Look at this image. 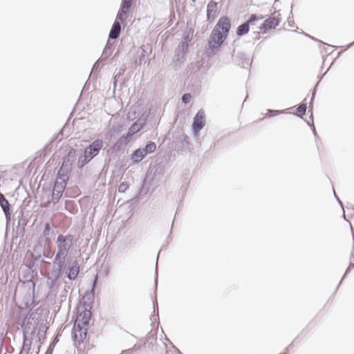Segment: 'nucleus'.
<instances>
[{"instance_id":"f257e3e1","label":"nucleus","mask_w":354,"mask_h":354,"mask_svg":"<svg viewBox=\"0 0 354 354\" xmlns=\"http://www.w3.org/2000/svg\"><path fill=\"white\" fill-rule=\"evenodd\" d=\"M74 236L71 234L66 235L59 234L55 239V257L53 265L66 267L68 256L73 245Z\"/></svg>"},{"instance_id":"f03ea898","label":"nucleus","mask_w":354,"mask_h":354,"mask_svg":"<svg viewBox=\"0 0 354 354\" xmlns=\"http://www.w3.org/2000/svg\"><path fill=\"white\" fill-rule=\"evenodd\" d=\"M226 38L225 33H221V30H218V28H214L208 42L209 49H218Z\"/></svg>"},{"instance_id":"7ed1b4c3","label":"nucleus","mask_w":354,"mask_h":354,"mask_svg":"<svg viewBox=\"0 0 354 354\" xmlns=\"http://www.w3.org/2000/svg\"><path fill=\"white\" fill-rule=\"evenodd\" d=\"M263 19L262 15L258 17L257 15H251L247 21L239 26L236 30V35L238 36H243L247 34L250 30V26L256 25V22L259 20Z\"/></svg>"},{"instance_id":"20e7f679","label":"nucleus","mask_w":354,"mask_h":354,"mask_svg":"<svg viewBox=\"0 0 354 354\" xmlns=\"http://www.w3.org/2000/svg\"><path fill=\"white\" fill-rule=\"evenodd\" d=\"M104 146V141L101 138H97L91 142L84 150V153L90 158V159H93L95 156H97L100 151L102 149Z\"/></svg>"},{"instance_id":"39448f33","label":"nucleus","mask_w":354,"mask_h":354,"mask_svg":"<svg viewBox=\"0 0 354 354\" xmlns=\"http://www.w3.org/2000/svg\"><path fill=\"white\" fill-rule=\"evenodd\" d=\"M205 125V113L203 109L198 111L192 124V131L195 136L198 135L199 131L203 129Z\"/></svg>"},{"instance_id":"423d86ee","label":"nucleus","mask_w":354,"mask_h":354,"mask_svg":"<svg viewBox=\"0 0 354 354\" xmlns=\"http://www.w3.org/2000/svg\"><path fill=\"white\" fill-rule=\"evenodd\" d=\"M87 328L74 324L73 337L75 346L80 345L86 337Z\"/></svg>"},{"instance_id":"0eeeda50","label":"nucleus","mask_w":354,"mask_h":354,"mask_svg":"<svg viewBox=\"0 0 354 354\" xmlns=\"http://www.w3.org/2000/svg\"><path fill=\"white\" fill-rule=\"evenodd\" d=\"M64 269V268L63 267L53 265L50 272L47 276V283L50 288H53L56 285Z\"/></svg>"},{"instance_id":"6e6552de","label":"nucleus","mask_w":354,"mask_h":354,"mask_svg":"<svg viewBox=\"0 0 354 354\" xmlns=\"http://www.w3.org/2000/svg\"><path fill=\"white\" fill-rule=\"evenodd\" d=\"M274 12H276V11ZM274 14L275 13H274L272 17H270L263 21V23L259 26L260 30L266 32L272 28H275L279 24V15L275 16Z\"/></svg>"},{"instance_id":"1a4fd4ad","label":"nucleus","mask_w":354,"mask_h":354,"mask_svg":"<svg viewBox=\"0 0 354 354\" xmlns=\"http://www.w3.org/2000/svg\"><path fill=\"white\" fill-rule=\"evenodd\" d=\"M65 184L55 181L52 192V201L57 203L62 196L66 187Z\"/></svg>"},{"instance_id":"9d476101","label":"nucleus","mask_w":354,"mask_h":354,"mask_svg":"<svg viewBox=\"0 0 354 354\" xmlns=\"http://www.w3.org/2000/svg\"><path fill=\"white\" fill-rule=\"evenodd\" d=\"M66 274L70 280H75L80 272V267L77 261H73L67 267L66 266Z\"/></svg>"},{"instance_id":"9b49d317","label":"nucleus","mask_w":354,"mask_h":354,"mask_svg":"<svg viewBox=\"0 0 354 354\" xmlns=\"http://www.w3.org/2000/svg\"><path fill=\"white\" fill-rule=\"evenodd\" d=\"M230 27V19L227 17H222L219 19L214 28H218V30H222L221 33H225V35L227 36Z\"/></svg>"},{"instance_id":"f8f14e48","label":"nucleus","mask_w":354,"mask_h":354,"mask_svg":"<svg viewBox=\"0 0 354 354\" xmlns=\"http://www.w3.org/2000/svg\"><path fill=\"white\" fill-rule=\"evenodd\" d=\"M91 313L90 310H84L77 315L75 324L87 328L91 319Z\"/></svg>"},{"instance_id":"ddd939ff","label":"nucleus","mask_w":354,"mask_h":354,"mask_svg":"<svg viewBox=\"0 0 354 354\" xmlns=\"http://www.w3.org/2000/svg\"><path fill=\"white\" fill-rule=\"evenodd\" d=\"M145 124V119L139 118L136 122H135L129 128L127 136L130 137L138 132L141 130Z\"/></svg>"},{"instance_id":"4468645a","label":"nucleus","mask_w":354,"mask_h":354,"mask_svg":"<svg viewBox=\"0 0 354 354\" xmlns=\"http://www.w3.org/2000/svg\"><path fill=\"white\" fill-rule=\"evenodd\" d=\"M0 206L6 216L7 220L10 218V205L4 195L0 193Z\"/></svg>"},{"instance_id":"2eb2a0df","label":"nucleus","mask_w":354,"mask_h":354,"mask_svg":"<svg viewBox=\"0 0 354 354\" xmlns=\"http://www.w3.org/2000/svg\"><path fill=\"white\" fill-rule=\"evenodd\" d=\"M217 8V3L212 1L207 4V18L208 21H213L216 17Z\"/></svg>"},{"instance_id":"dca6fc26","label":"nucleus","mask_w":354,"mask_h":354,"mask_svg":"<svg viewBox=\"0 0 354 354\" xmlns=\"http://www.w3.org/2000/svg\"><path fill=\"white\" fill-rule=\"evenodd\" d=\"M121 32V26L119 21H115L110 30L109 38L112 39H117Z\"/></svg>"},{"instance_id":"f3484780","label":"nucleus","mask_w":354,"mask_h":354,"mask_svg":"<svg viewBox=\"0 0 354 354\" xmlns=\"http://www.w3.org/2000/svg\"><path fill=\"white\" fill-rule=\"evenodd\" d=\"M143 148H140L133 151L131 155V159L135 163H138L146 157Z\"/></svg>"},{"instance_id":"a211bd4d","label":"nucleus","mask_w":354,"mask_h":354,"mask_svg":"<svg viewBox=\"0 0 354 354\" xmlns=\"http://www.w3.org/2000/svg\"><path fill=\"white\" fill-rule=\"evenodd\" d=\"M111 53H112V50L111 48H104L101 57L93 65V70H95V69L97 70V68L100 67V63L105 62L108 59V57L110 56Z\"/></svg>"},{"instance_id":"6ab92c4d","label":"nucleus","mask_w":354,"mask_h":354,"mask_svg":"<svg viewBox=\"0 0 354 354\" xmlns=\"http://www.w3.org/2000/svg\"><path fill=\"white\" fill-rule=\"evenodd\" d=\"M238 57L241 59V62H239L238 64L241 67L246 68L250 66L252 61L250 60L249 55L244 53H239L238 54Z\"/></svg>"},{"instance_id":"aec40b11","label":"nucleus","mask_w":354,"mask_h":354,"mask_svg":"<svg viewBox=\"0 0 354 354\" xmlns=\"http://www.w3.org/2000/svg\"><path fill=\"white\" fill-rule=\"evenodd\" d=\"M68 180V177L67 176L66 171H65V169L62 167L58 171L57 177L55 181L66 185Z\"/></svg>"},{"instance_id":"412c9836","label":"nucleus","mask_w":354,"mask_h":354,"mask_svg":"<svg viewBox=\"0 0 354 354\" xmlns=\"http://www.w3.org/2000/svg\"><path fill=\"white\" fill-rule=\"evenodd\" d=\"M30 346L31 341L28 339L26 336H24L23 346L19 354H28L30 350Z\"/></svg>"},{"instance_id":"4be33fe9","label":"nucleus","mask_w":354,"mask_h":354,"mask_svg":"<svg viewBox=\"0 0 354 354\" xmlns=\"http://www.w3.org/2000/svg\"><path fill=\"white\" fill-rule=\"evenodd\" d=\"M129 8H124V6L121 5L120 8L118 11V13L117 15L115 21H120L122 22L126 18V16L127 14V10H129Z\"/></svg>"},{"instance_id":"5701e85b","label":"nucleus","mask_w":354,"mask_h":354,"mask_svg":"<svg viewBox=\"0 0 354 354\" xmlns=\"http://www.w3.org/2000/svg\"><path fill=\"white\" fill-rule=\"evenodd\" d=\"M91 159H90L89 157H88L84 153V155L81 156L78 158L77 161V167L79 168L84 167L87 163H88Z\"/></svg>"},{"instance_id":"b1692460","label":"nucleus","mask_w":354,"mask_h":354,"mask_svg":"<svg viewBox=\"0 0 354 354\" xmlns=\"http://www.w3.org/2000/svg\"><path fill=\"white\" fill-rule=\"evenodd\" d=\"M143 149L146 155L150 154L156 149V145L153 142L149 141Z\"/></svg>"},{"instance_id":"393cba45","label":"nucleus","mask_w":354,"mask_h":354,"mask_svg":"<svg viewBox=\"0 0 354 354\" xmlns=\"http://www.w3.org/2000/svg\"><path fill=\"white\" fill-rule=\"evenodd\" d=\"M129 185L127 182H122L118 186V192L124 193L129 188Z\"/></svg>"},{"instance_id":"a878e982","label":"nucleus","mask_w":354,"mask_h":354,"mask_svg":"<svg viewBox=\"0 0 354 354\" xmlns=\"http://www.w3.org/2000/svg\"><path fill=\"white\" fill-rule=\"evenodd\" d=\"M284 112L283 110H272L268 109V115L269 117H273L277 115H279L281 113H283Z\"/></svg>"},{"instance_id":"bb28decb","label":"nucleus","mask_w":354,"mask_h":354,"mask_svg":"<svg viewBox=\"0 0 354 354\" xmlns=\"http://www.w3.org/2000/svg\"><path fill=\"white\" fill-rule=\"evenodd\" d=\"M306 104H301L297 109V111L298 113H299L301 115H304L306 113Z\"/></svg>"},{"instance_id":"cd10ccee","label":"nucleus","mask_w":354,"mask_h":354,"mask_svg":"<svg viewBox=\"0 0 354 354\" xmlns=\"http://www.w3.org/2000/svg\"><path fill=\"white\" fill-rule=\"evenodd\" d=\"M191 98H192V95L190 93H185L183 96H182V102L184 103V104H187L190 102L191 100Z\"/></svg>"},{"instance_id":"c85d7f7f","label":"nucleus","mask_w":354,"mask_h":354,"mask_svg":"<svg viewBox=\"0 0 354 354\" xmlns=\"http://www.w3.org/2000/svg\"><path fill=\"white\" fill-rule=\"evenodd\" d=\"M133 0H122L121 5L124 6V8H130Z\"/></svg>"},{"instance_id":"c756f323","label":"nucleus","mask_w":354,"mask_h":354,"mask_svg":"<svg viewBox=\"0 0 354 354\" xmlns=\"http://www.w3.org/2000/svg\"><path fill=\"white\" fill-rule=\"evenodd\" d=\"M76 151L75 149H71L68 153V160H70L71 159H74L75 157Z\"/></svg>"},{"instance_id":"7c9ffc66","label":"nucleus","mask_w":354,"mask_h":354,"mask_svg":"<svg viewBox=\"0 0 354 354\" xmlns=\"http://www.w3.org/2000/svg\"><path fill=\"white\" fill-rule=\"evenodd\" d=\"M50 224L48 223H46L45 224V227H44V235L48 234V232L50 230Z\"/></svg>"},{"instance_id":"2f4dec72","label":"nucleus","mask_w":354,"mask_h":354,"mask_svg":"<svg viewBox=\"0 0 354 354\" xmlns=\"http://www.w3.org/2000/svg\"><path fill=\"white\" fill-rule=\"evenodd\" d=\"M97 281V275H95L93 282L92 290H91V292L93 294H94V290L96 286Z\"/></svg>"},{"instance_id":"473e14b6","label":"nucleus","mask_w":354,"mask_h":354,"mask_svg":"<svg viewBox=\"0 0 354 354\" xmlns=\"http://www.w3.org/2000/svg\"><path fill=\"white\" fill-rule=\"evenodd\" d=\"M159 254H160V252H158V256H157V260H156V264L158 263V257H159ZM156 274L157 275L158 274V266L156 265ZM157 283H158V279H157V277H156V285L157 286Z\"/></svg>"},{"instance_id":"72a5a7b5","label":"nucleus","mask_w":354,"mask_h":354,"mask_svg":"<svg viewBox=\"0 0 354 354\" xmlns=\"http://www.w3.org/2000/svg\"><path fill=\"white\" fill-rule=\"evenodd\" d=\"M140 346H138V345H136H136H134L132 348H129V350H131V351H132V353H133V352H135V351H136L139 350V349H140Z\"/></svg>"},{"instance_id":"f704fd0d","label":"nucleus","mask_w":354,"mask_h":354,"mask_svg":"<svg viewBox=\"0 0 354 354\" xmlns=\"http://www.w3.org/2000/svg\"><path fill=\"white\" fill-rule=\"evenodd\" d=\"M120 354H133V353H132V351H131L129 349H127V350L123 351Z\"/></svg>"},{"instance_id":"c9c22d12","label":"nucleus","mask_w":354,"mask_h":354,"mask_svg":"<svg viewBox=\"0 0 354 354\" xmlns=\"http://www.w3.org/2000/svg\"><path fill=\"white\" fill-rule=\"evenodd\" d=\"M279 2V0H275L274 2V4H273V8L274 10H276L277 6H278V3Z\"/></svg>"},{"instance_id":"e433bc0d","label":"nucleus","mask_w":354,"mask_h":354,"mask_svg":"<svg viewBox=\"0 0 354 354\" xmlns=\"http://www.w3.org/2000/svg\"><path fill=\"white\" fill-rule=\"evenodd\" d=\"M105 48H111V45L110 44V43L108 41Z\"/></svg>"},{"instance_id":"4c0bfd02","label":"nucleus","mask_w":354,"mask_h":354,"mask_svg":"<svg viewBox=\"0 0 354 354\" xmlns=\"http://www.w3.org/2000/svg\"><path fill=\"white\" fill-rule=\"evenodd\" d=\"M153 317L154 320H156V319H158V313H157L156 315H153Z\"/></svg>"},{"instance_id":"58836bf2","label":"nucleus","mask_w":354,"mask_h":354,"mask_svg":"<svg viewBox=\"0 0 354 354\" xmlns=\"http://www.w3.org/2000/svg\"><path fill=\"white\" fill-rule=\"evenodd\" d=\"M353 44H354V41H353V42H352V43H351V44H349L348 45V48H350V47H351V46H352Z\"/></svg>"},{"instance_id":"ea45409f","label":"nucleus","mask_w":354,"mask_h":354,"mask_svg":"<svg viewBox=\"0 0 354 354\" xmlns=\"http://www.w3.org/2000/svg\"><path fill=\"white\" fill-rule=\"evenodd\" d=\"M155 305H156V306L158 305V302L156 300L155 301V302H153V306H155Z\"/></svg>"},{"instance_id":"a19ab883","label":"nucleus","mask_w":354,"mask_h":354,"mask_svg":"<svg viewBox=\"0 0 354 354\" xmlns=\"http://www.w3.org/2000/svg\"><path fill=\"white\" fill-rule=\"evenodd\" d=\"M182 46H183V48H184L185 46H187V44H184V43H183V45H182Z\"/></svg>"},{"instance_id":"79ce46f5","label":"nucleus","mask_w":354,"mask_h":354,"mask_svg":"<svg viewBox=\"0 0 354 354\" xmlns=\"http://www.w3.org/2000/svg\"><path fill=\"white\" fill-rule=\"evenodd\" d=\"M313 131L315 133V127H313Z\"/></svg>"},{"instance_id":"37998d69","label":"nucleus","mask_w":354,"mask_h":354,"mask_svg":"<svg viewBox=\"0 0 354 354\" xmlns=\"http://www.w3.org/2000/svg\"><path fill=\"white\" fill-rule=\"evenodd\" d=\"M341 283H342V281H339L338 283V286H340Z\"/></svg>"},{"instance_id":"c03bdc74","label":"nucleus","mask_w":354,"mask_h":354,"mask_svg":"<svg viewBox=\"0 0 354 354\" xmlns=\"http://www.w3.org/2000/svg\"><path fill=\"white\" fill-rule=\"evenodd\" d=\"M341 283H342V281H339L338 283V286H340Z\"/></svg>"},{"instance_id":"a18cd8bd","label":"nucleus","mask_w":354,"mask_h":354,"mask_svg":"<svg viewBox=\"0 0 354 354\" xmlns=\"http://www.w3.org/2000/svg\"><path fill=\"white\" fill-rule=\"evenodd\" d=\"M341 283H342V281H339L338 283V286H340Z\"/></svg>"},{"instance_id":"49530a36","label":"nucleus","mask_w":354,"mask_h":354,"mask_svg":"<svg viewBox=\"0 0 354 354\" xmlns=\"http://www.w3.org/2000/svg\"><path fill=\"white\" fill-rule=\"evenodd\" d=\"M192 2H195V1H196V0H192Z\"/></svg>"}]
</instances>
